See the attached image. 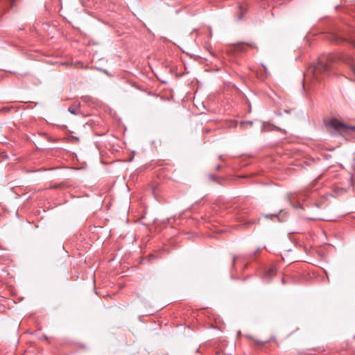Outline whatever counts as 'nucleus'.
<instances>
[{
  "label": "nucleus",
  "mask_w": 355,
  "mask_h": 355,
  "mask_svg": "<svg viewBox=\"0 0 355 355\" xmlns=\"http://www.w3.org/2000/svg\"><path fill=\"white\" fill-rule=\"evenodd\" d=\"M266 343H268V341L261 342V344H266Z\"/></svg>",
  "instance_id": "nucleus-17"
},
{
  "label": "nucleus",
  "mask_w": 355,
  "mask_h": 355,
  "mask_svg": "<svg viewBox=\"0 0 355 355\" xmlns=\"http://www.w3.org/2000/svg\"><path fill=\"white\" fill-rule=\"evenodd\" d=\"M276 274V268L273 266L270 267L266 273V278L271 279Z\"/></svg>",
  "instance_id": "nucleus-4"
},
{
  "label": "nucleus",
  "mask_w": 355,
  "mask_h": 355,
  "mask_svg": "<svg viewBox=\"0 0 355 355\" xmlns=\"http://www.w3.org/2000/svg\"><path fill=\"white\" fill-rule=\"evenodd\" d=\"M352 45L355 47V40L352 42Z\"/></svg>",
  "instance_id": "nucleus-16"
},
{
  "label": "nucleus",
  "mask_w": 355,
  "mask_h": 355,
  "mask_svg": "<svg viewBox=\"0 0 355 355\" xmlns=\"http://www.w3.org/2000/svg\"><path fill=\"white\" fill-rule=\"evenodd\" d=\"M247 47L254 48V47H255V45L252 42H248V43L239 42V43L234 44V46H233L234 51L236 53L245 52L247 51Z\"/></svg>",
  "instance_id": "nucleus-2"
},
{
  "label": "nucleus",
  "mask_w": 355,
  "mask_h": 355,
  "mask_svg": "<svg viewBox=\"0 0 355 355\" xmlns=\"http://www.w3.org/2000/svg\"><path fill=\"white\" fill-rule=\"evenodd\" d=\"M246 123H248V124H250V125H252V122H251V121H248V122H246Z\"/></svg>",
  "instance_id": "nucleus-15"
},
{
  "label": "nucleus",
  "mask_w": 355,
  "mask_h": 355,
  "mask_svg": "<svg viewBox=\"0 0 355 355\" xmlns=\"http://www.w3.org/2000/svg\"><path fill=\"white\" fill-rule=\"evenodd\" d=\"M347 128H349V129H351V130H352L353 131L355 132V126L347 127Z\"/></svg>",
  "instance_id": "nucleus-12"
},
{
  "label": "nucleus",
  "mask_w": 355,
  "mask_h": 355,
  "mask_svg": "<svg viewBox=\"0 0 355 355\" xmlns=\"http://www.w3.org/2000/svg\"><path fill=\"white\" fill-rule=\"evenodd\" d=\"M300 196L301 194H293L290 196V200L292 201L293 199H295V198H300Z\"/></svg>",
  "instance_id": "nucleus-7"
},
{
  "label": "nucleus",
  "mask_w": 355,
  "mask_h": 355,
  "mask_svg": "<svg viewBox=\"0 0 355 355\" xmlns=\"http://www.w3.org/2000/svg\"><path fill=\"white\" fill-rule=\"evenodd\" d=\"M254 221H248V222H246V223H243V225L244 227H248V225H252V224H254Z\"/></svg>",
  "instance_id": "nucleus-9"
},
{
  "label": "nucleus",
  "mask_w": 355,
  "mask_h": 355,
  "mask_svg": "<svg viewBox=\"0 0 355 355\" xmlns=\"http://www.w3.org/2000/svg\"><path fill=\"white\" fill-rule=\"evenodd\" d=\"M209 179L212 181H216V180L220 179L218 177L216 176L215 175L211 174L209 175Z\"/></svg>",
  "instance_id": "nucleus-6"
},
{
  "label": "nucleus",
  "mask_w": 355,
  "mask_h": 355,
  "mask_svg": "<svg viewBox=\"0 0 355 355\" xmlns=\"http://www.w3.org/2000/svg\"><path fill=\"white\" fill-rule=\"evenodd\" d=\"M282 282L283 284H285V279L284 278H282Z\"/></svg>",
  "instance_id": "nucleus-14"
},
{
  "label": "nucleus",
  "mask_w": 355,
  "mask_h": 355,
  "mask_svg": "<svg viewBox=\"0 0 355 355\" xmlns=\"http://www.w3.org/2000/svg\"><path fill=\"white\" fill-rule=\"evenodd\" d=\"M236 257L234 256V257H233V260H232V264H233V265L234 264V263H235V261H236Z\"/></svg>",
  "instance_id": "nucleus-13"
},
{
  "label": "nucleus",
  "mask_w": 355,
  "mask_h": 355,
  "mask_svg": "<svg viewBox=\"0 0 355 355\" xmlns=\"http://www.w3.org/2000/svg\"><path fill=\"white\" fill-rule=\"evenodd\" d=\"M329 125L336 130H341L347 128V126H346L343 123L336 119L330 120Z\"/></svg>",
  "instance_id": "nucleus-3"
},
{
  "label": "nucleus",
  "mask_w": 355,
  "mask_h": 355,
  "mask_svg": "<svg viewBox=\"0 0 355 355\" xmlns=\"http://www.w3.org/2000/svg\"><path fill=\"white\" fill-rule=\"evenodd\" d=\"M329 69V64L327 63L324 60L320 59L310 70L313 73V78L316 80H318L319 76L321 73L327 72Z\"/></svg>",
  "instance_id": "nucleus-1"
},
{
  "label": "nucleus",
  "mask_w": 355,
  "mask_h": 355,
  "mask_svg": "<svg viewBox=\"0 0 355 355\" xmlns=\"http://www.w3.org/2000/svg\"><path fill=\"white\" fill-rule=\"evenodd\" d=\"M68 111L70 113L76 115V114H78L79 113L80 110H79V108L77 106L71 105V106L69 107Z\"/></svg>",
  "instance_id": "nucleus-5"
},
{
  "label": "nucleus",
  "mask_w": 355,
  "mask_h": 355,
  "mask_svg": "<svg viewBox=\"0 0 355 355\" xmlns=\"http://www.w3.org/2000/svg\"><path fill=\"white\" fill-rule=\"evenodd\" d=\"M334 37H335L334 40L336 43H340L343 41V40L338 36H334Z\"/></svg>",
  "instance_id": "nucleus-8"
},
{
  "label": "nucleus",
  "mask_w": 355,
  "mask_h": 355,
  "mask_svg": "<svg viewBox=\"0 0 355 355\" xmlns=\"http://www.w3.org/2000/svg\"><path fill=\"white\" fill-rule=\"evenodd\" d=\"M220 168H221V166H220V164H218V165L216 166V169L217 171L220 170Z\"/></svg>",
  "instance_id": "nucleus-11"
},
{
  "label": "nucleus",
  "mask_w": 355,
  "mask_h": 355,
  "mask_svg": "<svg viewBox=\"0 0 355 355\" xmlns=\"http://www.w3.org/2000/svg\"><path fill=\"white\" fill-rule=\"evenodd\" d=\"M266 218H272L273 217H277V216L276 214H275V215H270V216L266 215Z\"/></svg>",
  "instance_id": "nucleus-10"
}]
</instances>
